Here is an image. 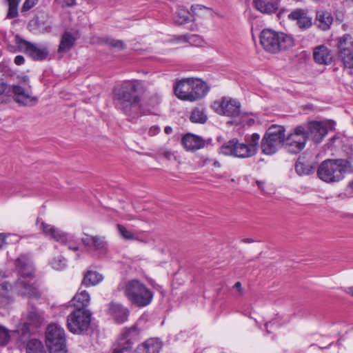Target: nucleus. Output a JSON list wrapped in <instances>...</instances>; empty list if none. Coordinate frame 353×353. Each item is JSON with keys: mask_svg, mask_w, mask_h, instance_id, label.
<instances>
[{"mask_svg": "<svg viewBox=\"0 0 353 353\" xmlns=\"http://www.w3.org/2000/svg\"><path fill=\"white\" fill-rule=\"evenodd\" d=\"M143 83L141 80L132 79L122 81L112 91V100L115 107L125 114L130 115L132 110L139 107L141 101L139 92L143 91Z\"/></svg>", "mask_w": 353, "mask_h": 353, "instance_id": "nucleus-1", "label": "nucleus"}, {"mask_svg": "<svg viewBox=\"0 0 353 353\" xmlns=\"http://www.w3.org/2000/svg\"><path fill=\"white\" fill-rule=\"evenodd\" d=\"M260 135L253 133L247 143H241L237 139H232L224 143L219 149V152L225 156L238 159H248L256 154L259 148Z\"/></svg>", "mask_w": 353, "mask_h": 353, "instance_id": "nucleus-2", "label": "nucleus"}, {"mask_svg": "<svg viewBox=\"0 0 353 353\" xmlns=\"http://www.w3.org/2000/svg\"><path fill=\"white\" fill-rule=\"evenodd\" d=\"M174 94L183 101H195L204 97L209 91L207 84L199 79H183L175 84Z\"/></svg>", "mask_w": 353, "mask_h": 353, "instance_id": "nucleus-3", "label": "nucleus"}, {"mask_svg": "<svg viewBox=\"0 0 353 353\" xmlns=\"http://www.w3.org/2000/svg\"><path fill=\"white\" fill-rule=\"evenodd\" d=\"M123 290L128 301L138 307H146L153 300V292L139 279H131L126 281L123 287Z\"/></svg>", "mask_w": 353, "mask_h": 353, "instance_id": "nucleus-4", "label": "nucleus"}, {"mask_svg": "<svg viewBox=\"0 0 353 353\" xmlns=\"http://www.w3.org/2000/svg\"><path fill=\"white\" fill-rule=\"evenodd\" d=\"M260 43L266 52L275 54L293 47L294 41L290 35L264 29L260 34Z\"/></svg>", "mask_w": 353, "mask_h": 353, "instance_id": "nucleus-5", "label": "nucleus"}, {"mask_svg": "<svg viewBox=\"0 0 353 353\" xmlns=\"http://www.w3.org/2000/svg\"><path fill=\"white\" fill-rule=\"evenodd\" d=\"M347 161L344 159H327L318 167V177L326 183H334L342 180L347 171Z\"/></svg>", "mask_w": 353, "mask_h": 353, "instance_id": "nucleus-6", "label": "nucleus"}, {"mask_svg": "<svg viewBox=\"0 0 353 353\" xmlns=\"http://www.w3.org/2000/svg\"><path fill=\"white\" fill-rule=\"evenodd\" d=\"M285 131L282 125H271L261 140V152L266 155H272L281 146H285Z\"/></svg>", "mask_w": 353, "mask_h": 353, "instance_id": "nucleus-7", "label": "nucleus"}, {"mask_svg": "<svg viewBox=\"0 0 353 353\" xmlns=\"http://www.w3.org/2000/svg\"><path fill=\"white\" fill-rule=\"evenodd\" d=\"M65 331L57 323L48 325L46 332V343L50 353H67Z\"/></svg>", "mask_w": 353, "mask_h": 353, "instance_id": "nucleus-8", "label": "nucleus"}, {"mask_svg": "<svg viewBox=\"0 0 353 353\" xmlns=\"http://www.w3.org/2000/svg\"><path fill=\"white\" fill-rule=\"evenodd\" d=\"M92 313L88 310H74L67 317L69 331L76 334H86L90 327Z\"/></svg>", "mask_w": 353, "mask_h": 353, "instance_id": "nucleus-9", "label": "nucleus"}, {"mask_svg": "<svg viewBox=\"0 0 353 353\" xmlns=\"http://www.w3.org/2000/svg\"><path fill=\"white\" fill-rule=\"evenodd\" d=\"M40 228L46 236L60 244L67 245L69 250L74 252L79 250L78 240L74 234L64 232L60 229L44 222L41 223Z\"/></svg>", "mask_w": 353, "mask_h": 353, "instance_id": "nucleus-10", "label": "nucleus"}, {"mask_svg": "<svg viewBox=\"0 0 353 353\" xmlns=\"http://www.w3.org/2000/svg\"><path fill=\"white\" fill-rule=\"evenodd\" d=\"M12 92L14 101L21 106H33L37 101V97L32 95L28 91L20 85H8L3 79H0V96L8 94Z\"/></svg>", "mask_w": 353, "mask_h": 353, "instance_id": "nucleus-11", "label": "nucleus"}, {"mask_svg": "<svg viewBox=\"0 0 353 353\" xmlns=\"http://www.w3.org/2000/svg\"><path fill=\"white\" fill-rule=\"evenodd\" d=\"M307 138L306 129L303 125H298L285 137V148L290 153H299L305 148Z\"/></svg>", "mask_w": 353, "mask_h": 353, "instance_id": "nucleus-12", "label": "nucleus"}, {"mask_svg": "<svg viewBox=\"0 0 353 353\" xmlns=\"http://www.w3.org/2000/svg\"><path fill=\"white\" fill-rule=\"evenodd\" d=\"M139 334V330L136 325H132L129 328H125L119 339L118 344L114 348V353H144L143 348L139 345L134 350H132V339Z\"/></svg>", "mask_w": 353, "mask_h": 353, "instance_id": "nucleus-13", "label": "nucleus"}, {"mask_svg": "<svg viewBox=\"0 0 353 353\" xmlns=\"http://www.w3.org/2000/svg\"><path fill=\"white\" fill-rule=\"evenodd\" d=\"M339 58L345 68L353 69V38L348 34L339 38Z\"/></svg>", "mask_w": 353, "mask_h": 353, "instance_id": "nucleus-14", "label": "nucleus"}, {"mask_svg": "<svg viewBox=\"0 0 353 353\" xmlns=\"http://www.w3.org/2000/svg\"><path fill=\"white\" fill-rule=\"evenodd\" d=\"M212 108L217 114L230 117H238L241 113L240 102L229 97H223L221 101H214Z\"/></svg>", "mask_w": 353, "mask_h": 353, "instance_id": "nucleus-15", "label": "nucleus"}, {"mask_svg": "<svg viewBox=\"0 0 353 353\" xmlns=\"http://www.w3.org/2000/svg\"><path fill=\"white\" fill-rule=\"evenodd\" d=\"M15 43L18 48L36 61L45 59L48 55L46 47L37 46L28 42L19 35L15 37Z\"/></svg>", "mask_w": 353, "mask_h": 353, "instance_id": "nucleus-16", "label": "nucleus"}, {"mask_svg": "<svg viewBox=\"0 0 353 353\" xmlns=\"http://www.w3.org/2000/svg\"><path fill=\"white\" fill-rule=\"evenodd\" d=\"M288 19L296 21L298 27L301 30H306L312 25V17L309 15L305 9L298 8L288 14Z\"/></svg>", "mask_w": 353, "mask_h": 353, "instance_id": "nucleus-17", "label": "nucleus"}, {"mask_svg": "<svg viewBox=\"0 0 353 353\" xmlns=\"http://www.w3.org/2000/svg\"><path fill=\"white\" fill-rule=\"evenodd\" d=\"M307 132L315 143H320L327 134L325 125L320 121H312L307 123Z\"/></svg>", "mask_w": 353, "mask_h": 353, "instance_id": "nucleus-18", "label": "nucleus"}, {"mask_svg": "<svg viewBox=\"0 0 353 353\" xmlns=\"http://www.w3.org/2000/svg\"><path fill=\"white\" fill-rule=\"evenodd\" d=\"M108 314L117 323H123L128 320L130 314L129 310L119 303L112 302L108 306Z\"/></svg>", "mask_w": 353, "mask_h": 353, "instance_id": "nucleus-19", "label": "nucleus"}, {"mask_svg": "<svg viewBox=\"0 0 353 353\" xmlns=\"http://www.w3.org/2000/svg\"><path fill=\"white\" fill-rule=\"evenodd\" d=\"M82 243L89 250H94L101 253L105 252L107 244L103 237L85 234L81 239Z\"/></svg>", "mask_w": 353, "mask_h": 353, "instance_id": "nucleus-20", "label": "nucleus"}, {"mask_svg": "<svg viewBox=\"0 0 353 353\" xmlns=\"http://www.w3.org/2000/svg\"><path fill=\"white\" fill-rule=\"evenodd\" d=\"M44 321L43 313L33 306H29L24 316V323L27 326L37 327Z\"/></svg>", "mask_w": 353, "mask_h": 353, "instance_id": "nucleus-21", "label": "nucleus"}, {"mask_svg": "<svg viewBox=\"0 0 353 353\" xmlns=\"http://www.w3.org/2000/svg\"><path fill=\"white\" fill-rule=\"evenodd\" d=\"M313 58L318 64L329 65L332 62L333 55L327 47L322 45L314 48Z\"/></svg>", "mask_w": 353, "mask_h": 353, "instance_id": "nucleus-22", "label": "nucleus"}, {"mask_svg": "<svg viewBox=\"0 0 353 353\" xmlns=\"http://www.w3.org/2000/svg\"><path fill=\"white\" fill-rule=\"evenodd\" d=\"M17 285L18 293L23 296L35 299H38L41 296V293L37 286L30 285L23 280L19 281Z\"/></svg>", "mask_w": 353, "mask_h": 353, "instance_id": "nucleus-23", "label": "nucleus"}, {"mask_svg": "<svg viewBox=\"0 0 353 353\" xmlns=\"http://www.w3.org/2000/svg\"><path fill=\"white\" fill-rule=\"evenodd\" d=\"M181 143L185 150L188 151H195L205 145V141L201 137L192 134H187L183 136Z\"/></svg>", "mask_w": 353, "mask_h": 353, "instance_id": "nucleus-24", "label": "nucleus"}, {"mask_svg": "<svg viewBox=\"0 0 353 353\" xmlns=\"http://www.w3.org/2000/svg\"><path fill=\"white\" fill-rule=\"evenodd\" d=\"M254 7L263 14L274 13L279 7V0H254Z\"/></svg>", "mask_w": 353, "mask_h": 353, "instance_id": "nucleus-25", "label": "nucleus"}, {"mask_svg": "<svg viewBox=\"0 0 353 353\" xmlns=\"http://www.w3.org/2000/svg\"><path fill=\"white\" fill-rule=\"evenodd\" d=\"M333 22V17L329 12L319 10L316 12L315 25L322 30H327Z\"/></svg>", "mask_w": 353, "mask_h": 353, "instance_id": "nucleus-26", "label": "nucleus"}, {"mask_svg": "<svg viewBox=\"0 0 353 353\" xmlns=\"http://www.w3.org/2000/svg\"><path fill=\"white\" fill-rule=\"evenodd\" d=\"M17 270L19 274L26 277L31 276L32 274V268L30 264L28 257L25 255L20 256L15 262Z\"/></svg>", "mask_w": 353, "mask_h": 353, "instance_id": "nucleus-27", "label": "nucleus"}, {"mask_svg": "<svg viewBox=\"0 0 353 353\" xmlns=\"http://www.w3.org/2000/svg\"><path fill=\"white\" fill-rule=\"evenodd\" d=\"M90 301V294L85 290L77 292L73 297L72 302L75 310H86Z\"/></svg>", "mask_w": 353, "mask_h": 353, "instance_id": "nucleus-28", "label": "nucleus"}, {"mask_svg": "<svg viewBox=\"0 0 353 353\" xmlns=\"http://www.w3.org/2000/svg\"><path fill=\"white\" fill-rule=\"evenodd\" d=\"M316 170L315 163L305 162L303 159L299 158L295 164V170L299 176L310 175Z\"/></svg>", "mask_w": 353, "mask_h": 353, "instance_id": "nucleus-29", "label": "nucleus"}, {"mask_svg": "<svg viewBox=\"0 0 353 353\" xmlns=\"http://www.w3.org/2000/svg\"><path fill=\"white\" fill-rule=\"evenodd\" d=\"M190 120L194 123L203 124L206 123L208 116L205 108L201 105L193 108L190 116Z\"/></svg>", "mask_w": 353, "mask_h": 353, "instance_id": "nucleus-30", "label": "nucleus"}, {"mask_svg": "<svg viewBox=\"0 0 353 353\" xmlns=\"http://www.w3.org/2000/svg\"><path fill=\"white\" fill-rule=\"evenodd\" d=\"M139 346L143 348L144 353H159L163 344L158 339H149Z\"/></svg>", "mask_w": 353, "mask_h": 353, "instance_id": "nucleus-31", "label": "nucleus"}, {"mask_svg": "<svg viewBox=\"0 0 353 353\" xmlns=\"http://www.w3.org/2000/svg\"><path fill=\"white\" fill-rule=\"evenodd\" d=\"M103 280V276L95 271L88 270L82 281V284L86 287L96 285Z\"/></svg>", "mask_w": 353, "mask_h": 353, "instance_id": "nucleus-32", "label": "nucleus"}, {"mask_svg": "<svg viewBox=\"0 0 353 353\" xmlns=\"http://www.w3.org/2000/svg\"><path fill=\"white\" fill-rule=\"evenodd\" d=\"M75 41V38L69 32H65L61 39V42L59 46V52H63L68 51L72 48Z\"/></svg>", "mask_w": 353, "mask_h": 353, "instance_id": "nucleus-33", "label": "nucleus"}, {"mask_svg": "<svg viewBox=\"0 0 353 353\" xmlns=\"http://www.w3.org/2000/svg\"><path fill=\"white\" fill-rule=\"evenodd\" d=\"M117 228L120 236L128 241H138L143 243H147L148 241L141 239L138 236L135 235L132 232L127 229L124 225L121 224H117Z\"/></svg>", "mask_w": 353, "mask_h": 353, "instance_id": "nucleus-34", "label": "nucleus"}, {"mask_svg": "<svg viewBox=\"0 0 353 353\" xmlns=\"http://www.w3.org/2000/svg\"><path fill=\"white\" fill-rule=\"evenodd\" d=\"M26 353H46V352L41 341L32 339L27 343Z\"/></svg>", "mask_w": 353, "mask_h": 353, "instance_id": "nucleus-35", "label": "nucleus"}, {"mask_svg": "<svg viewBox=\"0 0 353 353\" xmlns=\"http://www.w3.org/2000/svg\"><path fill=\"white\" fill-rule=\"evenodd\" d=\"M8 5V12L6 18L14 19L16 18L18 14V6L21 0H6Z\"/></svg>", "mask_w": 353, "mask_h": 353, "instance_id": "nucleus-36", "label": "nucleus"}, {"mask_svg": "<svg viewBox=\"0 0 353 353\" xmlns=\"http://www.w3.org/2000/svg\"><path fill=\"white\" fill-rule=\"evenodd\" d=\"M190 13L185 9H179L175 17V23L178 25H182L189 20Z\"/></svg>", "mask_w": 353, "mask_h": 353, "instance_id": "nucleus-37", "label": "nucleus"}, {"mask_svg": "<svg viewBox=\"0 0 353 353\" xmlns=\"http://www.w3.org/2000/svg\"><path fill=\"white\" fill-rule=\"evenodd\" d=\"M10 340L9 330L0 325V345H6Z\"/></svg>", "mask_w": 353, "mask_h": 353, "instance_id": "nucleus-38", "label": "nucleus"}, {"mask_svg": "<svg viewBox=\"0 0 353 353\" xmlns=\"http://www.w3.org/2000/svg\"><path fill=\"white\" fill-rule=\"evenodd\" d=\"M51 266L57 270H61L63 269L66 265V259L63 257L59 256L58 258H54L50 262Z\"/></svg>", "mask_w": 353, "mask_h": 353, "instance_id": "nucleus-39", "label": "nucleus"}, {"mask_svg": "<svg viewBox=\"0 0 353 353\" xmlns=\"http://www.w3.org/2000/svg\"><path fill=\"white\" fill-rule=\"evenodd\" d=\"M105 43L112 48H118L119 50H123L125 48V45L121 40L107 39H105Z\"/></svg>", "mask_w": 353, "mask_h": 353, "instance_id": "nucleus-40", "label": "nucleus"}, {"mask_svg": "<svg viewBox=\"0 0 353 353\" xmlns=\"http://www.w3.org/2000/svg\"><path fill=\"white\" fill-rule=\"evenodd\" d=\"M39 3V0H25L21 8V12H26Z\"/></svg>", "mask_w": 353, "mask_h": 353, "instance_id": "nucleus-41", "label": "nucleus"}, {"mask_svg": "<svg viewBox=\"0 0 353 353\" xmlns=\"http://www.w3.org/2000/svg\"><path fill=\"white\" fill-rule=\"evenodd\" d=\"M158 154L159 156L163 157L168 160H170L173 156V154L172 153L171 151L165 148H160L158 150Z\"/></svg>", "mask_w": 353, "mask_h": 353, "instance_id": "nucleus-42", "label": "nucleus"}, {"mask_svg": "<svg viewBox=\"0 0 353 353\" xmlns=\"http://www.w3.org/2000/svg\"><path fill=\"white\" fill-rule=\"evenodd\" d=\"M58 3L62 7H72L76 5V0H57Z\"/></svg>", "mask_w": 353, "mask_h": 353, "instance_id": "nucleus-43", "label": "nucleus"}, {"mask_svg": "<svg viewBox=\"0 0 353 353\" xmlns=\"http://www.w3.org/2000/svg\"><path fill=\"white\" fill-rule=\"evenodd\" d=\"M211 163H212V165L215 168H220L221 166L220 162L217 160L210 159V158H205V159H203L204 165H208Z\"/></svg>", "mask_w": 353, "mask_h": 353, "instance_id": "nucleus-44", "label": "nucleus"}, {"mask_svg": "<svg viewBox=\"0 0 353 353\" xmlns=\"http://www.w3.org/2000/svg\"><path fill=\"white\" fill-rule=\"evenodd\" d=\"M345 194L349 197L353 196V180L348 183L345 190Z\"/></svg>", "mask_w": 353, "mask_h": 353, "instance_id": "nucleus-45", "label": "nucleus"}, {"mask_svg": "<svg viewBox=\"0 0 353 353\" xmlns=\"http://www.w3.org/2000/svg\"><path fill=\"white\" fill-rule=\"evenodd\" d=\"M255 183L256 185H257L259 190L261 192H264V190H265V181L264 180H258V179H256L255 180Z\"/></svg>", "mask_w": 353, "mask_h": 353, "instance_id": "nucleus-46", "label": "nucleus"}, {"mask_svg": "<svg viewBox=\"0 0 353 353\" xmlns=\"http://www.w3.org/2000/svg\"><path fill=\"white\" fill-rule=\"evenodd\" d=\"M206 10L205 7H203L201 6L197 5V6H192L191 7V11L194 15H198V10Z\"/></svg>", "mask_w": 353, "mask_h": 353, "instance_id": "nucleus-47", "label": "nucleus"}, {"mask_svg": "<svg viewBox=\"0 0 353 353\" xmlns=\"http://www.w3.org/2000/svg\"><path fill=\"white\" fill-rule=\"evenodd\" d=\"M14 63L17 65H21L24 63L25 59L22 55H17L14 58Z\"/></svg>", "mask_w": 353, "mask_h": 353, "instance_id": "nucleus-48", "label": "nucleus"}, {"mask_svg": "<svg viewBox=\"0 0 353 353\" xmlns=\"http://www.w3.org/2000/svg\"><path fill=\"white\" fill-rule=\"evenodd\" d=\"M159 130H160V129L158 126L154 125L150 128L148 134L150 136H154L159 133Z\"/></svg>", "mask_w": 353, "mask_h": 353, "instance_id": "nucleus-49", "label": "nucleus"}, {"mask_svg": "<svg viewBox=\"0 0 353 353\" xmlns=\"http://www.w3.org/2000/svg\"><path fill=\"white\" fill-rule=\"evenodd\" d=\"M6 236L4 234H0V249L3 248V246L6 244Z\"/></svg>", "mask_w": 353, "mask_h": 353, "instance_id": "nucleus-50", "label": "nucleus"}, {"mask_svg": "<svg viewBox=\"0 0 353 353\" xmlns=\"http://www.w3.org/2000/svg\"><path fill=\"white\" fill-rule=\"evenodd\" d=\"M33 24L35 26H37V28H40V25L41 24L39 21V17H36L34 19H33L32 21H30L29 25Z\"/></svg>", "mask_w": 353, "mask_h": 353, "instance_id": "nucleus-51", "label": "nucleus"}, {"mask_svg": "<svg viewBox=\"0 0 353 353\" xmlns=\"http://www.w3.org/2000/svg\"><path fill=\"white\" fill-rule=\"evenodd\" d=\"M243 122L249 126H251L255 123V121L252 118H245L243 119Z\"/></svg>", "mask_w": 353, "mask_h": 353, "instance_id": "nucleus-52", "label": "nucleus"}, {"mask_svg": "<svg viewBox=\"0 0 353 353\" xmlns=\"http://www.w3.org/2000/svg\"><path fill=\"white\" fill-rule=\"evenodd\" d=\"M234 288L235 289H236V290L239 291V294H242V293H243V289H242V286H241V282H239V281L236 282V283L234 284Z\"/></svg>", "mask_w": 353, "mask_h": 353, "instance_id": "nucleus-53", "label": "nucleus"}, {"mask_svg": "<svg viewBox=\"0 0 353 353\" xmlns=\"http://www.w3.org/2000/svg\"><path fill=\"white\" fill-rule=\"evenodd\" d=\"M165 134H170L172 132V128L170 126H166L164 130Z\"/></svg>", "mask_w": 353, "mask_h": 353, "instance_id": "nucleus-54", "label": "nucleus"}, {"mask_svg": "<svg viewBox=\"0 0 353 353\" xmlns=\"http://www.w3.org/2000/svg\"><path fill=\"white\" fill-rule=\"evenodd\" d=\"M347 292L350 296H353V287H350L347 289Z\"/></svg>", "mask_w": 353, "mask_h": 353, "instance_id": "nucleus-55", "label": "nucleus"}, {"mask_svg": "<svg viewBox=\"0 0 353 353\" xmlns=\"http://www.w3.org/2000/svg\"><path fill=\"white\" fill-rule=\"evenodd\" d=\"M273 323H274V322H273V321H270V322L266 323L265 324V328H266V330H267V332H269V333L270 332V331H269V330H268V327H269L270 325L273 324Z\"/></svg>", "mask_w": 353, "mask_h": 353, "instance_id": "nucleus-56", "label": "nucleus"}, {"mask_svg": "<svg viewBox=\"0 0 353 353\" xmlns=\"http://www.w3.org/2000/svg\"><path fill=\"white\" fill-rule=\"evenodd\" d=\"M242 241L243 243H252L254 241L252 239H244L242 240Z\"/></svg>", "mask_w": 353, "mask_h": 353, "instance_id": "nucleus-57", "label": "nucleus"}, {"mask_svg": "<svg viewBox=\"0 0 353 353\" xmlns=\"http://www.w3.org/2000/svg\"><path fill=\"white\" fill-rule=\"evenodd\" d=\"M154 98H155V103L153 104L154 105L155 104H158V103H159V102H160V97H159V95H156V96L154 97Z\"/></svg>", "mask_w": 353, "mask_h": 353, "instance_id": "nucleus-58", "label": "nucleus"}, {"mask_svg": "<svg viewBox=\"0 0 353 353\" xmlns=\"http://www.w3.org/2000/svg\"><path fill=\"white\" fill-rule=\"evenodd\" d=\"M79 257H80V255L79 254H77V259H79Z\"/></svg>", "mask_w": 353, "mask_h": 353, "instance_id": "nucleus-59", "label": "nucleus"}, {"mask_svg": "<svg viewBox=\"0 0 353 353\" xmlns=\"http://www.w3.org/2000/svg\"><path fill=\"white\" fill-rule=\"evenodd\" d=\"M350 74H353V72L352 71H350L349 72Z\"/></svg>", "mask_w": 353, "mask_h": 353, "instance_id": "nucleus-60", "label": "nucleus"}]
</instances>
